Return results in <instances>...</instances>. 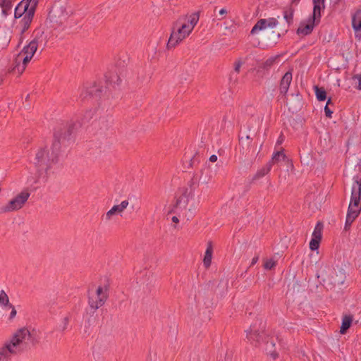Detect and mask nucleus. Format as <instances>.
<instances>
[{
	"label": "nucleus",
	"mask_w": 361,
	"mask_h": 361,
	"mask_svg": "<svg viewBox=\"0 0 361 361\" xmlns=\"http://www.w3.org/2000/svg\"><path fill=\"white\" fill-rule=\"evenodd\" d=\"M37 343V339L34 330L30 331L26 327L20 328L0 348V361H10L12 356L24 353Z\"/></svg>",
	"instance_id": "1"
},
{
	"label": "nucleus",
	"mask_w": 361,
	"mask_h": 361,
	"mask_svg": "<svg viewBox=\"0 0 361 361\" xmlns=\"http://www.w3.org/2000/svg\"><path fill=\"white\" fill-rule=\"evenodd\" d=\"M266 324L262 319H257L254 324H252L249 330L246 331V337L250 343L255 346L259 345L261 341H264L266 344L265 350L267 354L270 355L274 359L278 357V353L275 350V343L271 338L270 340H267V337L265 334Z\"/></svg>",
	"instance_id": "2"
},
{
	"label": "nucleus",
	"mask_w": 361,
	"mask_h": 361,
	"mask_svg": "<svg viewBox=\"0 0 361 361\" xmlns=\"http://www.w3.org/2000/svg\"><path fill=\"white\" fill-rule=\"evenodd\" d=\"M38 4V0H22L16 6L14 11L15 18L22 19L19 22L20 26V37L19 44H21L23 39V34L29 29Z\"/></svg>",
	"instance_id": "3"
},
{
	"label": "nucleus",
	"mask_w": 361,
	"mask_h": 361,
	"mask_svg": "<svg viewBox=\"0 0 361 361\" xmlns=\"http://www.w3.org/2000/svg\"><path fill=\"white\" fill-rule=\"evenodd\" d=\"M59 152L51 149V152L47 147L39 148L35 154L33 163L39 175L47 174L48 171L59 161Z\"/></svg>",
	"instance_id": "4"
},
{
	"label": "nucleus",
	"mask_w": 361,
	"mask_h": 361,
	"mask_svg": "<svg viewBox=\"0 0 361 361\" xmlns=\"http://www.w3.org/2000/svg\"><path fill=\"white\" fill-rule=\"evenodd\" d=\"M192 31V26L186 25V16L179 17L172 26V31L166 48L171 49L185 39Z\"/></svg>",
	"instance_id": "5"
},
{
	"label": "nucleus",
	"mask_w": 361,
	"mask_h": 361,
	"mask_svg": "<svg viewBox=\"0 0 361 361\" xmlns=\"http://www.w3.org/2000/svg\"><path fill=\"white\" fill-rule=\"evenodd\" d=\"M319 277H321L324 285L327 288L332 289L343 284L346 279V273L342 267H336V268H333L326 266L320 270L318 275V278Z\"/></svg>",
	"instance_id": "6"
},
{
	"label": "nucleus",
	"mask_w": 361,
	"mask_h": 361,
	"mask_svg": "<svg viewBox=\"0 0 361 361\" xmlns=\"http://www.w3.org/2000/svg\"><path fill=\"white\" fill-rule=\"evenodd\" d=\"M75 126V124L73 122H67L57 126L54 132L51 149L60 152L62 147L68 146L71 142Z\"/></svg>",
	"instance_id": "7"
},
{
	"label": "nucleus",
	"mask_w": 361,
	"mask_h": 361,
	"mask_svg": "<svg viewBox=\"0 0 361 361\" xmlns=\"http://www.w3.org/2000/svg\"><path fill=\"white\" fill-rule=\"evenodd\" d=\"M361 200V178L358 176L355 178L352 185L350 202L348 209V213L359 216L361 212L360 202Z\"/></svg>",
	"instance_id": "8"
},
{
	"label": "nucleus",
	"mask_w": 361,
	"mask_h": 361,
	"mask_svg": "<svg viewBox=\"0 0 361 361\" xmlns=\"http://www.w3.org/2000/svg\"><path fill=\"white\" fill-rule=\"evenodd\" d=\"M33 39L26 45V49L30 50L32 54H35L38 48L42 51L47 46L48 42V35L45 32L44 28L39 27L32 32Z\"/></svg>",
	"instance_id": "9"
},
{
	"label": "nucleus",
	"mask_w": 361,
	"mask_h": 361,
	"mask_svg": "<svg viewBox=\"0 0 361 361\" xmlns=\"http://www.w3.org/2000/svg\"><path fill=\"white\" fill-rule=\"evenodd\" d=\"M34 54L30 50H27L26 47H24L13 61L12 72L18 75L22 74Z\"/></svg>",
	"instance_id": "10"
},
{
	"label": "nucleus",
	"mask_w": 361,
	"mask_h": 361,
	"mask_svg": "<svg viewBox=\"0 0 361 361\" xmlns=\"http://www.w3.org/2000/svg\"><path fill=\"white\" fill-rule=\"evenodd\" d=\"M30 194L27 190H23L11 200L6 205L0 207V213L17 211L21 209L27 201Z\"/></svg>",
	"instance_id": "11"
},
{
	"label": "nucleus",
	"mask_w": 361,
	"mask_h": 361,
	"mask_svg": "<svg viewBox=\"0 0 361 361\" xmlns=\"http://www.w3.org/2000/svg\"><path fill=\"white\" fill-rule=\"evenodd\" d=\"M108 298L106 288L104 290L103 287L99 286L95 293H89L88 304L90 307L95 311L100 307L103 306Z\"/></svg>",
	"instance_id": "12"
},
{
	"label": "nucleus",
	"mask_w": 361,
	"mask_h": 361,
	"mask_svg": "<svg viewBox=\"0 0 361 361\" xmlns=\"http://www.w3.org/2000/svg\"><path fill=\"white\" fill-rule=\"evenodd\" d=\"M292 73L290 71L286 72L280 81L279 92L280 95L284 97L286 95L289 89L290 85L292 81Z\"/></svg>",
	"instance_id": "13"
},
{
	"label": "nucleus",
	"mask_w": 361,
	"mask_h": 361,
	"mask_svg": "<svg viewBox=\"0 0 361 361\" xmlns=\"http://www.w3.org/2000/svg\"><path fill=\"white\" fill-rule=\"evenodd\" d=\"M318 24L313 22L312 19L308 18L307 23L301 22L300 26L297 30L298 35H302L303 36L308 35L312 33L314 27Z\"/></svg>",
	"instance_id": "14"
},
{
	"label": "nucleus",
	"mask_w": 361,
	"mask_h": 361,
	"mask_svg": "<svg viewBox=\"0 0 361 361\" xmlns=\"http://www.w3.org/2000/svg\"><path fill=\"white\" fill-rule=\"evenodd\" d=\"M129 202L128 200H123L120 204L114 205L110 210H109L105 214V219L106 221L111 219V216L116 214L122 213L128 207Z\"/></svg>",
	"instance_id": "15"
},
{
	"label": "nucleus",
	"mask_w": 361,
	"mask_h": 361,
	"mask_svg": "<svg viewBox=\"0 0 361 361\" xmlns=\"http://www.w3.org/2000/svg\"><path fill=\"white\" fill-rule=\"evenodd\" d=\"M252 139L250 135L242 136L239 137V145L240 146V152L245 156L248 155L250 152L251 143Z\"/></svg>",
	"instance_id": "16"
},
{
	"label": "nucleus",
	"mask_w": 361,
	"mask_h": 361,
	"mask_svg": "<svg viewBox=\"0 0 361 361\" xmlns=\"http://www.w3.org/2000/svg\"><path fill=\"white\" fill-rule=\"evenodd\" d=\"M352 25L355 31L356 37L361 38V11H357L352 18Z\"/></svg>",
	"instance_id": "17"
},
{
	"label": "nucleus",
	"mask_w": 361,
	"mask_h": 361,
	"mask_svg": "<svg viewBox=\"0 0 361 361\" xmlns=\"http://www.w3.org/2000/svg\"><path fill=\"white\" fill-rule=\"evenodd\" d=\"M102 92V87L96 84L86 88L84 98L89 95L90 97L99 98Z\"/></svg>",
	"instance_id": "18"
},
{
	"label": "nucleus",
	"mask_w": 361,
	"mask_h": 361,
	"mask_svg": "<svg viewBox=\"0 0 361 361\" xmlns=\"http://www.w3.org/2000/svg\"><path fill=\"white\" fill-rule=\"evenodd\" d=\"M212 253H213L212 243L211 241H209L207 243V249H206V251L204 253V259H203V264L206 268H209L211 265Z\"/></svg>",
	"instance_id": "19"
},
{
	"label": "nucleus",
	"mask_w": 361,
	"mask_h": 361,
	"mask_svg": "<svg viewBox=\"0 0 361 361\" xmlns=\"http://www.w3.org/2000/svg\"><path fill=\"white\" fill-rule=\"evenodd\" d=\"M324 8V4L314 5L312 14L309 17L313 22L319 24L321 19V11Z\"/></svg>",
	"instance_id": "20"
},
{
	"label": "nucleus",
	"mask_w": 361,
	"mask_h": 361,
	"mask_svg": "<svg viewBox=\"0 0 361 361\" xmlns=\"http://www.w3.org/2000/svg\"><path fill=\"white\" fill-rule=\"evenodd\" d=\"M353 316L350 314H345L343 317L342 324L340 329V333L344 334L347 330L350 327L353 322Z\"/></svg>",
	"instance_id": "21"
},
{
	"label": "nucleus",
	"mask_w": 361,
	"mask_h": 361,
	"mask_svg": "<svg viewBox=\"0 0 361 361\" xmlns=\"http://www.w3.org/2000/svg\"><path fill=\"white\" fill-rule=\"evenodd\" d=\"M271 163L267 162L262 169L257 171L253 177V180H257L264 177L271 171Z\"/></svg>",
	"instance_id": "22"
},
{
	"label": "nucleus",
	"mask_w": 361,
	"mask_h": 361,
	"mask_svg": "<svg viewBox=\"0 0 361 361\" xmlns=\"http://www.w3.org/2000/svg\"><path fill=\"white\" fill-rule=\"evenodd\" d=\"M294 12L295 10L292 6L283 11V18L287 22L288 26L293 23Z\"/></svg>",
	"instance_id": "23"
},
{
	"label": "nucleus",
	"mask_w": 361,
	"mask_h": 361,
	"mask_svg": "<svg viewBox=\"0 0 361 361\" xmlns=\"http://www.w3.org/2000/svg\"><path fill=\"white\" fill-rule=\"evenodd\" d=\"M267 19H260V20H259L257 22V23L254 25L252 29L251 30V34L254 35L257 32L265 29L267 27Z\"/></svg>",
	"instance_id": "24"
},
{
	"label": "nucleus",
	"mask_w": 361,
	"mask_h": 361,
	"mask_svg": "<svg viewBox=\"0 0 361 361\" xmlns=\"http://www.w3.org/2000/svg\"><path fill=\"white\" fill-rule=\"evenodd\" d=\"M286 158V154L282 150L277 151L273 154L271 159L268 163H271V166H272L274 164L278 163L281 160H285Z\"/></svg>",
	"instance_id": "25"
},
{
	"label": "nucleus",
	"mask_w": 361,
	"mask_h": 361,
	"mask_svg": "<svg viewBox=\"0 0 361 361\" xmlns=\"http://www.w3.org/2000/svg\"><path fill=\"white\" fill-rule=\"evenodd\" d=\"M105 78L106 82L110 85H118L121 82V78L116 73H109L105 75Z\"/></svg>",
	"instance_id": "26"
},
{
	"label": "nucleus",
	"mask_w": 361,
	"mask_h": 361,
	"mask_svg": "<svg viewBox=\"0 0 361 361\" xmlns=\"http://www.w3.org/2000/svg\"><path fill=\"white\" fill-rule=\"evenodd\" d=\"M0 6L2 8L3 15L6 16L12 8V2L10 0H1Z\"/></svg>",
	"instance_id": "27"
},
{
	"label": "nucleus",
	"mask_w": 361,
	"mask_h": 361,
	"mask_svg": "<svg viewBox=\"0 0 361 361\" xmlns=\"http://www.w3.org/2000/svg\"><path fill=\"white\" fill-rule=\"evenodd\" d=\"M278 58L279 56H271L264 63H262L259 68L268 71L275 63Z\"/></svg>",
	"instance_id": "28"
},
{
	"label": "nucleus",
	"mask_w": 361,
	"mask_h": 361,
	"mask_svg": "<svg viewBox=\"0 0 361 361\" xmlns=\"http://www.w3.org/2000/svg\"><path fill=\"white\" fill-rule=\"evenodd\" d=\"M314 91L317 100L320 102L326 100V92L324 87H319L318 86H314Z\"/></svg>",
	"instance_id": "29"
},
{
	"label": "nucleus",
	"mask_w": 361,
	"mask_h": 361,
	"mask_svg": "<svg viewBox=\"0 0 361 361\" xmlns=\"http://www.w3.org/2000/svg\"><path fill=\"white\" fill-rule=\"evenodd\" d=\"M323 227L324 226L322 222H317L314 227V230L312 233V237L322 240Z\"/></svg>",
	"instance_id": "30"
},
{
	"label": "nucleus",
	"mask_w": 361,
	"mask_h": 361,
	"mask_svg": "<svg viewBox=\"0 0 361 361\" xmlns=\"http://www.w3.org/2000/svg\"><path fill=\"white\" fill-rule=\"evenodd\" d=\"M357 216H358L353 215L352 214L347 212L345 223V226H344L345 231H348L350 228V226H351L353 222L356 219V218Z\"/></svg>",
	"instance_id": "31"
},
{
	"label": "nucleus",
	"mask_w": 361,
	"mask_h": 361,
	"mask_svg": "<svg viewBox=\"0 0 361 361\" xmlns=\"http://www.w3.org/2000/svg\"><path fill=\"white\" fill-rule=\"evenodd\" d=\"M0 305L2 306H8V307H9V305H11L9 303L8 296L4 290H1V292H0Z\"/></svg>",
	"instance_id": "32"
},
{
	"label": "nucleus",
	"mask_w": 361,
	"mask_h": 361,
	"mask_svg": "<svg viewBox=\"0 0 361 361\" xmlns=\"http://www.w3.org/2000/svg\"><path fill=\"white\" fill-rule=\"evenodd\" d=\"M199 20V16L197 14H193L190 17L189 19L186 18V25L192 26V30L194 29L195 26L197 25Z\"/></svg>",
	"instance_id": "33"
},
{
	"label": "nucleus",
	"mask_w": 361,
	"mask_h": 361,
	"mask_svg": "<svg viewBox=\"0 0 361 361\" xmlns=\"http://www.w3.org/2000/svg\"><path fill=\"white\" fill-rule=\"evenodd\" d=\"M321 239L313 238L310 242V249L312 251L317 250L319 247Z\"/></svg>",
	"instance_id": "34"
},
{
	"label": "nucleus",
	"mask_w": 361,
	"mask_h": 361,
	"mask_svg": "<svg viewBox=\"0 0 361 361\" xmlns=\"http://www.w3.org/2000/svg\"><path fill=\"white\" fill-rule=\"evenodd\" d=\"M275 266L276 262L271 259L267 260L264 264V269L268 270L272 269Z\"/></svg>",
	"instance_id": "35"
},
{
	"label": "nucleus",
	"mask_w": 361,
	"mask_h": 361,
	"mask_svg": "<svg viewBox=\"0 0 361 361\" xmlns=\"http://www.w3.org/2000/svg\"><path fill=\"white\" fill-rule=\"evenodd\" d=\"M331 103V99L329 98L327 101L326 105L324 107L325 115L328 118H331L333 111L329 108L328 105Z\"/></svg>",
	"instance_id": "36"
},
{
	"label": "nucleus",
	"mask_w": 361,
	"mask_h": 361,
	"mask_svg": "<svg viewBox=\"0 0 361 361\" xmlns=\"http://www.w3.org/2000/svg\"><path fill=\"white\" fill-rule=\"evenodd\" d=\"M244 63V62L242 61L241 59H238L235 63H234V71L237 73H239L240 72V67L242 66V65Z\"/></svg>",
	"instance_id": "37"
},
{
	"label": "nucleus",
	"mask_w": 361,
	"mask_h": 361,
	"mask_svg": "<svg viewBox=\"0 0 361 361\" xmlns=\"http://www.w3.org/2000/svg\"><path fill=\"white\" fill-rule=\"evenodd\" d=\"M278 24V20L274 18H270L267 20V26L274 27Z\"/></svg>",
	"instance_id": "38"
},
{
	"label": "nucleus",
	"mask_w": 361,
	"mask_h": 361,
	"mask_svg": "<svg viewBox=\"0 0 361 361\" xmlns=\"http://www.w3.org/2000/svg\"><path fill=\"white\" fill-rule=\"evenodd\" d=\"M69 317H66L63 319L62 320V325H61V331H65L67 327H68V323H69Z\"/></svg>",
	"instance_id": "39"
},
{
	"label": "nucleus",
	"mask_w": 361,
	"mask_h": 361,
	"mask_svg": "<svg viewBox=\"0 0 361 361\" xmlns=\"http://www.w3.org/2000/svg\"><path fill=\"white\" fill-rule=\"evenodd\" d=\"M219 15L221 16V18H219V20H221L226 18V14L228 13V11L226 8H221L219 11Z\"/></svg>",
	"instance_id": "40"
},
{
	"label": "nucleus",
	"mask_w": 361,
	"mask_h": 361,
	"mask_svg": "<svg viewBox=\"0 0 361 361\" xmlns=\"http://www.w3.org/2000/svg\"><path fill=\"white\" fill-rule=\"evenodd\" d=\"M9 307L12 309L11 314H10V319H13L16 315V310L13 305H9Z\"/></svg>",
	"instance_id": "41"
},
{
	"label": "nucleus",
	"mask_w": 361,
	"mask_h": 361,
	"mask_svg": "<svg viewBox=\"0 0 361 361\" xmlns=\"http://www.w3.org/2000/svg\"><path fill=\"white\" fill-rule=\"evenodd\" d=\"M196 184L195 180L192 178L190 180V183H189V185H190V193H192V190H194V185Z\"/></svg>",
	"instance_id": "42"
},
{
	"label": "nucleus",
	"mask_w": 361,
	"mask_h": 361,
	"mask_svg": "<svg viewBox=\"0 0 361 361\" xmlns=\"http://www.w3.org/2000/svg\"><path fill=\"white\" fill-rule=\"evenodd\" d=\"M355 78L358 80V89L361 90V75H357L355 76Z\"/></svg>",
	"instance_id": "43"
},
{
	"label": "nucleus",
	"mask_w": 361,
	"mask_h": 361,
	"mask_svg": "<svg viewBox=\"0 0 361 361\" xmlns=\"http://www.w3.org/2000/svg\"><path fill=\"white\" fill-rule=\"evenodd\" d=\"M258 260H259V255L254 257L252 259L250 266H253L254 264H255Z\"/></svg>",
	"instance_id": "44"
},
{
	"label": "nucleus",
	"mask_w": 361,
	"mask_h": 361,
	"mask_svg": "<svg viewBox=\"0 0 361 361\" xmlns=\"http://www.w3.org/2000/svg\"><path fill=\"white\" fill-rule=\"evenodd\" d=\"M314 5L324 4V0H312Z\"/></svg>",
	"instance_id": "45"
},
{
	"label": "nucleus",
	"mask_w": 361,
	"mask_h": 361,
	"mask_svg": "<svg viewBox=\"0 0 361 361\" xmlns=\"http://www.w3.org/2000/svg\"><path fill=\"white\" fill-rule=\"evenodd\" d=\"M216 160H217V156L216 155L212 154V156H210L209 161L211 162H215Z\"/></svg>",
	"instance_id": "46"
},
{
	"label": "nucleus",
	"mask_w": 361,
	"mask_h": 361,
	"mask_svg": "<svg viewBox=\"0 0 361 361\" xmlns=\"http://www.w3.org/2000/svg\"><path fill=\"white\" fill-rule=\"evenodd\" d=\"M172 221L174 222V223H178L179 222V219L177 216H174L172 217Z\"/></svg>",
	"instance_id": "47"
},
{
	"label": "nucleus",
	"mask_w": 361,
	"mask_h": 361,
	"mask_svg": "<svg viewBox=\"0 0 361 361\" xmlns=\"http://www.w3.org/2000/svg\"><path fill=\"white\" fill-rule=\"evenodd\" d=\"M300 0H291V5H297Z\"/></svg>",
	"instance_id": "48"
},
{
	"label": "nucleus",
	"mask_w": 361,
	"mask_h": 361,
	"mask_svg": "<svg viewBox=\"0 0 361 361\" xmlns=\"http://www.w3.org/2000/svg\"><path fill=\"white\" fill-rule=\"evenodd\" d=\"M180 202H181V199H180V198L178 199V200H176V203L175 207H178V205L180 204Z\"/></svg>",
	"instance_id": "49"
},
{
	"label": "nucleus",
	"mask_w": 361,
	"mask_h": 361,
	"mask_svg": "<svg viewBox=\"0 0 361 361\" xmlns=\"http://www.w3.org/2000/svg\"><path fill=\"white\" fill-rule=\"evenodd\" d=\"M53 16H54V15L52 14V12H50L49 13V18L50 20H51Z\"/></svg>",
	"instance_id": "50"
},
{
	"label": "nucleus",
	"mask_w": 361,
	"mask_h": 361,
	"mask_svg": "<svg viewBox=\"0 0 361 361\" xmlns=\"http://www.w3.org/2000/svg\"><path fill=\"white\" fill-rule=\"evenodd\" d=\"M282 141H283V140H282V139H281V140H279H279H278V141H277V143H278L279 145H280V144H281Z\"/></svg>",
	"instance_id": "51"
},
{
	"label": "nucleus",
	"mask_w": 361,
	"mask_h": 361,
	"mask_svg": "<svg viewBox=\"0 0 361 361\" xmlns=\"http://www.w3.org/2000/svg\"><path fill=\"white\" fill-rule=\"evenodd\" d=\"M29 97H30V95H29V94H27V97H26V98H25V100H26V101H27V100H28Z\"/></svg>",
	"instance_id": "52"
}]
</instances>
